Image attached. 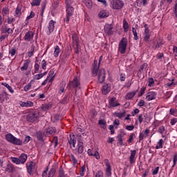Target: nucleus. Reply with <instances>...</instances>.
Returning <instances> with one entry per match:
<instances>
[{
	"mask_svg": "<svg viewBox=\"0 0 177 177\" xmlns=\"http://www.w3.org/2000/svg\"><path fill=\"white\" fill-rule=\"evenodd\" d=\"M66 88L68 91L75 89L76 92H77V88L80 89L81 82H80V80H78V77L77 76H75L73 80L69 81Z\"/></svg>",
	"mask_w": 177,
	"mask_h": 177,
	"instance_id": "f257e3e1",
	"label": "nucleus"
},
{
	"mask_svg": "<svg viewBox=\"0 0 177 177\" xmlns=\"http://www.w3.org/2000/svg\"><path fill=\"white\" fill-rule=\"evenodd\" d=\"M6 140L15 145L16 146H21L23 145V141L13 136L12 133H8L5 136Z\"/></svg>",
	"mask_w": 177,
	"mask_h": 177,
	"instance_id": "f03ea898",
	"label": "nucleus"
},
{
	"mask_svg": "<svg viewBox=\"0 0 177 177\" xmlns=\"http://www.w3.org/2000/svg\"><path fill=\"white\" fill-rule=\"evenodd\" d=\"M102 60H103L102 55L100 57L98 64L97 60H94V62L93 64V67L91 68V74L93 77L97 76V71H99V68L100 67V63H102Z\"/></svg>",
	"mask_w": 177,
	"mask_h": 177,
	"instance_id": "7ed1b4c3",
	"label": "nucleus"
},
{
	"mask_svg": "<svg viewBox=\"0 0 177 177\" xmlns=\"http://www.w3.org/2000/svg\"><path fill=\"white\" fill-rule=\"evenodd\" d=\"M39 119V111H35L33 112L29 113L26 115V120L28 122H35Z\"/></svg>",
	"mask_w": 177,
	"mask_h": 177,
	"instance_id": "20e7f679",
	"label": "nucleus"
},
{
	"mask_svg": "<svg viewBox=\"0 0 177 177\" xmlns=\"http://www.w3.org/2000/svg\"><path fill=\"white\" fill-rule=\"evenodd\" d=\"M128 45V39L125 37H122L119 43L118 51L122 55L125 54L127 52V46Z\"/></svg>",
	"mask_w": 177,
	"mask_h": 177,
	"instance_id": "39448f33",
	"label": "nucleus"
},
{
	"mask_svg": "<svg viewBox=\"0 0 177 177\" xmlns=\"http://www.w3.org/2000/svg\"><path fill=\"white\" fill-rule=\"evenodd\" d=\"M110 6L115 10H120L124 8V1L122 0H111L110 2Z\"/></svg>",
	"mask_w": 177,
	"mask_h": 177,
	"instance_id": "423d86ee",
	"label": "nucleus"
},
{
	"mask_svg": "<svg viewBox=\"0 0 177 177\" xmlns=\"http://www.w3.org/2000/svg\"><path fill=\"white\" fill-rule=\"evenodd\" d=\"M82 138V136L81 134H78V138H77V153L78 154H82L84 153V142H82V140L81 138Z\"/></svg>",
	"mask_w": 177,
	"mask_h": 177,
	"instance_id": "0eeeda50",
	"label": "nucleus"
},
{
	"mask_svg": "<svg viewBox=\"0 0 177 177\" xmlns=\"http://www.w3.org/2000/svg\"><path fill=\"white\" fill-rule=\"evenodd\" d=\"M98 82L100 84H103L106 80V71L104 69H100L98 71Z\"/></svg>",
	"mask_w": 177,
	"mask_h": 177,
	"instance_id": "6e6552de",
	"label": "nucleus"
},
{
	"mask_svg": "<svg viewBox=\"0 0 177 177\" xmlns=\"http://www.w3.org/2000/svg\"><path fill=\"white\" fill-rule=\"evenodd\" d=\"M56 133V127H50L44 131V136H50Z\"/></svg>",
	"mask_w": 177,
	"mask_h": 177,
	"instance_id": "1a4fd4ad",
	"label": "nucleus"
},
{
	"mask_svg": "<svg viewBox=\"0 0 177 177\" xmlns=\"http://www.w3.org/2000/svg\"><path fill=\"white\" fill-rule=\"evenodd\" d=\"M104 162L106 167V176L110 177V176H111V165H110V162L109 161V159H105L104 160Z\"/></svg>",
	"mask_w": 177,
	"mask_h": 177,
	"instance_id": "9d476101",
	"label": "nucleus"
},
{
	"mask_svg": "<svg viewBox=\"0 0 177 177\" xmlns=\"http://www.w3.org/2000/svg\"><path fill=\"white\" fill-rule=\"evenodd\" d=\"M109 109L111 107H117L118 106H121V104L117 102V98L115 97H112L109 101Z\"/></svg>",
	"mask_w": 177,
	"mask_h": 177,
	"instance_id": "9b49d317",
	"label": "nucleus"
},
{
	"mask_svg": "<svg viewBox=\"0 0 177 177\" xmlns=\"http://www.w3.org/2000/svg\"><path fill=\"white\" fill-rule=\"evenodd\" d=\"M111 91V84L110 83L105 84L102 86V95H107V93H110Z\"/></svg>",
	"mask_w": 177,
	"mask_h": 177,
	"instance_id": "f8f14e48",
	"label": "nucleus"
},
{
	"mask_svg": "<svg viewBox=\"0 0 177 177\" xmlns=\"http://www.w3.org/2000/svg\"><path fill=\"white\" fill-rule=\"evenodd\" d=\"M113 28H114L113 27V25L106 24L104 28V30L105 33H106L107 35H113V34L114 32H113Z\"/></svg>",
	"mask_w": 177,
	"mask_h": 177,
	"instance_id": "ddd939ff",
	"label": "nucleus"
},
{
	"mask_svg": "<svg viewBox=\"0 0 177 177\" xmlns=\"http://www.w3.org/2000/svg\"><path fill=\"white\" fill-rule=\"evenodd\" d=\"M150 30H145L143 39L145 42H147L149 45H150V43L151 42V40H150Z\"/></svg>",
	"mask_w": 177,
	"mask_h": 177,
	"instance_id": "4468645a",
	"label": "nucleus"
},
{
	"mask_svg": "<svg viewBox=\"0 0 177 177\" xmlns=\"http://www.w3.org/2000/svg\"><path fill=\"white\" fill-rule=\"evenodd\" d=\"M149 133H150V129H146L145 131L140 133L139 135V142H140L141 140H143L145 138H147V136H149Z\"/></svg>",
	"mask_w": 177,
	"mask_h": 177,
	"instance_id": "2eb2a0df",
	"label": "nucleus"
},
{
	"mask_svg": "<svg viewBox=\"0 0 177 177\" xmlns=\"http://www.w3.org/2000/svg\"><path fill=\"white\" fill-rule=\"evenodd\" d=\"M157 97V93L153 91H150L147 94L146 99L148 102H150L151 100H156V97Z\"/></svg>",
	"mask_w": 177,
	"mask_h": 177,
	"instance_id": "dca6fc26",
	"label": "nucleus"
},
{
	"mask_svg": "<svg viewBox=\"0 0 177 177\" xmlns=\"http://www.w3.org/2000/svg\"><path fill=\"white\" fill-rule=\"evenodd\" d=\"M32 38H34V32L28 31V32H26L25 34L24 39V41H28V42H30V41H31V39H32Z\"/></svg>",
	"mask_w": 177,
	"mask_h": 177,
	"instance_id": "f3484780",
	"label": "nucleus"
},
{
	"mask_svg": "<svg viewBox=\"0 0 177 177\" xmlns=\"http://www.w3.org/2000/svg\"><path fill=\"white\" fill-rule=\"evenodd\" d=\"M72 39L73 46H78V45H80V39H78V35H77L76 33L73 34Z\"/></svg>",
	"mask_w": 177,
	"mask_h": 177,
	"instance_id": "a211bd4d",
	"label": "nucleus"
},
{
	"mask_svg": "<svg viewBox=\"0 0 177 177\" xmlns=\"http://www.w3.org/2000/svg\"><path fill=\"white\" fill-rule=\"evenodd\" d=\"M162 40L159 39L158 40H155L153 41V49H158V48L161 47V45H163Z\"/></svg>",
	"mask_w": 177,
	"mask_h": 177,
	"instance_id": "6ab92c4d",
	"label": "nucleus"
},
{
	"mask_svg": "<svg viewBox=\"0 0 177 177\" xmlns=\"http://www.w3.org/2000/svg\"><path fill=\"white\" fill-rule=\"evenodd\" d=\"M98 15L100 16V19H104L105 17H109V12L106 10H102L99 12Z\"/></svg>",
	"mask_w": 177,
	"mask_h": 177,
	"instance_id": "aec40b11",
	"label": "nucleus"
},
{
	"mask_svg": "<svg viewBox=\"0 0 177 177\" xmlns=\"http://www.w3.org/2000/svg\"><path fill=\"white\" fill-rule=\"evenodd\" d=\"M35 138H37V140L40 142H44V133L42 131H39L35 134Z\"/></svg>",
	"mask_w": 177,
	"mask_h": 177,
	"instance_id": "412c9836",
	"label": "nucleus"
},
{
	"mask_svg": "<svg viewBox=\"0 0 177 177\" xmlns=\"http://www.w3.org/2000/svg\"><path fill=\"white\" fill-rule=\"evenodd\" d=\"M8 93H6V91L1 92L0 93V102H1V103H3L5 100H8Z\"/></svg>",
	"mask_w": 177,
	"mask_h": 177,
	"instance_id": "4be33fe9",
	"label": "nucleus"
},
{
	"mask_svg": "<svg viewBox=\"0 0 177 177\" xmlns=\"http://www.w3.org/2000/svg\"><path fill=\"white\" fill-rule=\"evenodd\" d=\"M20 106L21 107H32V106H34V102L31 101H27L26 102H21Z\"/></svg>",
	"mask_w": 177,
	"mask_h": 177,
	"instance_id": "5701e85b",
	"label": "nucleus"
},
{
	"mask_svg": "<svg viewBox=\"0 0 177 177\" xmlns=\"http://www.w3.org/2000/svg\"><path fill=\"white\" fill-rule=\"evenodd\" d=\"M136 156V150H131V155L129 157L130 164L135 162V156Z\"/></svg>",
	"mask_w": 177,
	"mask_h": 177,
	"instance_id": "b1692460",
	"label": "nucleus"
},
{
	"mask_svg": "<svg viewBox=\"0 0 177 177\" xmlns=\"http://www.w3.org/2000/svg\"><path fill=\"white\" fill-rule=\"evenodd\" d=\"M56 23V21H53V20H50L49 21V24H48V31L50 34V32H53V30H55V24Z\"/></svg>",
	"mask_w": 177,
	"mask_h": 177,
	"instance_id": "393cba45",
	"label": "nucleus"
},
{
	"mask_svg": "<svg viewBox=\"0 0 177 177\" xmlns=\"http://www.w3.org/2000/svg\"><path fill=\"white\" fill-rule=\"evenodd\" d=\"M18 158L21 164H24L27 161V154L21 153Z\"/></svg>",
	"mask_w": 177,
	"mask_h": 177,
	"instance_id": "a878e982",
	"label": "nucleus"
},
{
	"mask_svg": "<svg viewBox=\"0 0 177 177\" xmlns=\"http://www.w3.org/2000/svg\"><path fill=\"white\" fill-rule=\"evenodd\" d=\"M57 177H70V176L64 174V169H63L62 167H59L58 170V175Z\"/></svg>",
	"mask_w": 177,
	"mask_h": 177,
	"instance_id": "bb28decb",
	"label": "nucleus"
},
{
	"mask_svg": "<svg viewBox=\"0 0 177 177\" xmlns=\"http://www.w3.org/2000/svg\"><path fill=\"white\" fill-rule=\"evenodd\" d=\"M136 93H138V90H136V91H133V92L128 93L126 95V99L127 100H131V99H133V97H135V95H136Z\"/></svg>",
	"mask_w": 177,
	"mask_h": 177,
	"instance_id": "cd10ccee",
	"label": "nucleus"
},
{
	"mask_svg": "<svg viewBox=\"0 0 177 177\" xmlns=\"http://www.w3.org/2000/svg\"><path fill=\"white\" fill-rule=\"evenodd\" d=\"M82 2L88 8V9H92V6H93L92 0H83Z\"/></svg>",
	"mask_w": 177,
	"mask_h": 177,
	"instance_id": "c85d7f7f",
	"label": "nucleus"
},
{
	"mask_svg": "<svg viewBox=\"0 0 177 177\" xmlns=\"http://www.w3.org/2000/svg\"><path fill=\"white\" fill-rule=\"evenodd\" d=\"M66 15L68 16H73V14L74 13V7L73 6H69V7H66Z\"/></svg>",
	"mask_w": 177,
	"mask_h": 177,
	"instance_id": "c756f323",
	"label": "nucleus"
},
{
	"mask_svg": "<svg viewBox=\"0 0 177 177\" xmlns=\"http://www.w3.org/2000/svg\"><path fill=\"white\" fill-rule=\"evenodd\" d=\"M117 139L118 140L119 144L120 146H125V144H124V135L119 134L117 136Z\"/></svg>",
	"mask_w": 177,
	"mask_h": 177,
	"instance_id": "7c9ffc66",
	"label": "nucleus"
},
{
	"mask_svg": "<svg viewBox=\"0 0 177 177\" xmlns=\"http://www.w3.org/2000/svg\"><path fill=\"white\" fill-rule=\"evenodd\" d=\"M64 88H66V82H62L59 84V88L58 90V93H59V95H62V93H64Z\"/></svg>",
	"mask_w": 177,
	"mask_h": 177,
	"instance_id": "2f4dec72",
	"label": "nucleus"
},
{
	"mask_svg": "<svg viewBox=\"0 0 177 177\" xmlns=\"http://www.w3.org/2000/svg\"><path fill=\"white\" fill-rule=\"evenodd\" d=\"M52 108V104L48 103V104H43L41 105V109L44 111H46L47 110H49L50 109Z\"/></svg>",
	"mask_w": 177,
	"mask_h": 177,
	"instance_id": "473e14b6",
	"label": "nucleus"
},
{
	"mask_svg": "<svg viewBox=\"0 0 177 177\" xmlns=\"http://www.w3.org/2000/svg\"><path fill=\"white\" fill-rule=\"evenodd\" d=\"M68 101H69L68 95L66 94L63 97V99H62L59 101V103H61V104H67V103H68Z\"/></svg>",
	"mask_w": 177,
	"mask_h": 177,
	"instance_id": "72a5a7b5",
	"label": "nucleus"
},
{
	"mask_svg": "<svg viewBox=\"0 0 177 177\" xmlns=\"http://www.w3.org/2000/svg\"><path fill=\"white\" fill-rule=\"evenodd\" d=\"M55 175H56V167H52L48 174V177H53Z\"/></svg>",
	"mask_w": 177,
	"mask_h": 177,
	"instance_id": "f704fd0d",
	"label": "nucleus"
},
{
	"mask_svg": "<svg viewBox=\"0 0 177 177\" xmlns=\"http://www.w3.org/2000/svg\"><path fill=\"white\" fill-rule=\"evenodd\" d=\"M69 145H73V147H75V143H77V140H75V136H71L70 140H68Z\"/></svg>",
	"mask_w": 177,
	"mask_h": 177,
	"instance_id": "c9c22d12",
	"label": "nucleus"
},
{
	"mask_svg": "<svg viewBox=\"0 0 177 177\" xmlns=\"http://www.w3.org/2000/svg\"><path fill=\"white\" fill-rule=\"evenodd\" d=\"M48 78H50V80H49V82H53V78H55V71H50L48 73V76L47 77V80Z\"/></svg>",
	"mask_w": 177,
	"mask_h": 177,
	"instance_id": "e433bc0d",
	"label": "nucleus"
},
{
	"mask_svg": "<svg viewBox=\"0 0 177 177\" xmlns=\"http://www.w3.org/2000/svg\"><path fill=\"white\" fill-rule=\"evenodd\" d=\"M30 64V61L26 60L23 66L21 68V71H24L28 70V65Z\"/></svg>",
	"mask_w": 177,
	"mask_h": 177,
	"instance_id": "4c0bfd02",
	"label": "nucleus"
},
{
	"mask_svg": "<svg viewBox=\"0 0 177 177\" xmlns=\"http://www.w3.org/2000/svg\"><path fill=\"white\" fill-rule=\"evenodd\" d=\"M1 85H3V86H6V88H7V89H8V91H9V92H10V93H15V91L13 90L12 86H10L8 83H6V82L1 83Z\"/></svg>",
	"mask_w": 177,
	"mask_h": 177,
	"instance_id": "58836bf2",
	"label": "nucleus"
},
{
	"mask_svg": "<svg viewBox=\"0 0 177 177\" xmlns=\"http://www.w3.org/2000/svg\"><path fill=\"white\" fill-rule=\"evenodd\" d=\"M33 164H34V162L30 161L29 163V165L27 166L28 174H29L30 175H31V174L32 173V167H33L32 165Z\"/></svg>",
	"mask_w": 177,
	"mask_h": 177,
	"instance_id": "ea45409f",
	"label": "nucleus"
},
{
	"mask_svg": "<svg viewBox=\"0 0 177 177\" xmlns=\"http://www.w3.org/2000/svg\"><path fill=\"white\" fill-rule=\"evenodd\" d=\"M60 47H59V46H56L53 53L54 57H59V53H60Z\"/></svg>",
	"mask_w": 177,
	"mask_h": 177,
	"instance_id": "a19ab883",
	"label": "nucleus"
},
{
	"mask_svg": "<svg viewBox=\"0 0 177 177\" xmlns=\"http://www.w3.org/2000/svg\"><path fill=\"white\" fill-rule=\"evenodd\" d=\"M127 114V112L124 111L122 113H115V117H118V118H124Z\"/></svg>",
	"mask_w": 177,
	"mask_h": 177,
	"instance_id": "79ce46f5",
	"label": "nucleus"
},
{
	"mask_svg": "<svg viewBox=\"0 0 177 177\" xmlns=\"http://www.w3.org/2000/svg\"><path fill=\"white\" fill-rule=\"evenodd\" d=\"M158 145L155 147V149H156V150H158V149H162V146L164 145V140L162 139L159 140V141L158 142Z\"/></svg>",
	"mask_w": 177,
	"mask_h": 177,
	"instance_id": "37998d69",
	"label": "nucleus"
},
{
	"mask_svg": "<svg viewBox=\"0 0 177 177\" xmlns=\"http://www.w3.org/2000/svg\"><path fill=\"white\" fill-rule=\"evenodd\" d=\"M45 8H46V2H42L41 3V14L40 16L41 17H44V12H45Z\"/></svg>",
	"mask_w": 177,
	"mask_h": 177,
	"instance_id": "c03bdc74",
	"label": "nucleus"
},
{
	"mask_svg": "<svg viewBox=\"0 0 177 177\" xmlns=\"http://www.w3.org/2000/svg\"><path fill=\"white\" fill-rule=\"evenodd\" d=\"M35 50V46L34 44H32L30 46V51L28 52V56L31 57L34 55V50Z\"/></svg>",
	"mask_w": 177,
	"mask_h": 177,
	"instance_id": "a18cd8bd",
	"label": "nucleus"
},
{
	"mask_svg": "<svg viewBox=\"0 0 177 177\" xmlns=\"http://www.w3.org/2000/svg\"><path fill=\"white\" fill-rule=\"evenodd\" d=\"M6 171L8 172H13L15 171V166L12 164H8L6 167Z\"/></svg>",
	"mask_w": 177,
	"mask_h": 177,
	"instance_id": "49530a36",
	"label": "nucleus"
},
{
	"mask_svg": "<svg viewBox=\"0 0 177 177\" xmlns=\"http://www.w3.org/2000/svg\"><path fill=\"white\" fill-rule=\"evenodd\" d=\"M30 5L32 6H39L41 5V0H32Z\"/></svg>",
	"mask_w": 177,
	"mask_h": 177,
	"instance_id": "de8ad7c7",
	"label": "nucleus"
},
{
	"mask_svg": "<svg viewBox=\"0 0 177 177\" xmlns=\"http://www.w3.org/2000/svg\"><path fill=\"white\" fill-rule=\"evenodd\" d=\"M132 32L134 36L135 41H138L139 39V37H138V32H136V29L135 28H132Z\"/></svg>",
	"mask_w": 177,
	"mask_h": 177,
	"instance_id": "09e8293b",
	"label": "nucleus"
},
{
	"mask_svg": "<svg viewBox=\"0 0 177 177\" xmlns=\"http://www.w3.org/2000/svg\"><path fill=\"white\" fill-rule=\"evenodd\" d=\"M145 92H146V87L145 86H142L140 88V93L138 94V97H141V96H143V95H145Z\"/></svg>",
	"mask_w": 177,
	"mask_h": 177,
	"instance_id": "8fccbe9b",
	"label": "nucleus"
},
{
	"mask_svg": "<svg viewBox=\"0 0 177 177\" xmlns=\"http://www.w3.org/2000/svg\"><path fill=\"white\" fill-rule=\"evenodd\" d=\"M11 161L14 162V164H17V165L21 164L20 163V160L19 159V158L11 157Z\"/></svg>",
	"mask_w": 177,
	"mask_h": 177,
	"instance_id": "3c124183",
	"label": "nucleus"
},
{
	"mask_svg": "<svg viewBox=\"0 0 177 177\" xmlns=\"http://www.w3.org/2000/svg\"><path fill=\"white\" fill-rule=\"evenodd\" d=\"M71 161L72 162L73 165H75V164L78 162V160H77V158H75V156H74L73 154H71Z\"/></svg>",
	"mask_w": 177,
	"mask_h": 177,
	"instance_id": "603ef678",
	"label": "nucleus"
},
{
	"mask_svg": "<svg viewBox=\"0 0 177 177\" xmlns=\"http://www.w3.org/2000/svg\"><path fill=\"white\" fill-rule=\"evenodd\" d=\"M15 15L17 17H20L21 16V8L17 7L15 10Z\"/></svg>",
	"mask_w": 177,
	"mask_h": 177,
	"instance_id": "864d4df0",
	"label": "nucleus"
},
{
	"mask_svg": "<svg viewBox=\"0 0 177 177\" xmlns=\"http://www.w3.org/2000/svg\"><path fill=\"white\" fill-rule=\"evenodd\" d=\"M147 1L148 0H142V1H139L138 4H137V6H139L140 8V6H146V5H147Z\"/></svg>",
	"mask_w": 177,
	"mask_h": 177,
	"instance_id": "5fc2aeb1",
	"label": "nucleus"
},
{
	"mask_svg": "<svg viewBox=\"0 0 177 177\" xmlns=\"http://www.w3.org/2000/svg\"><path fill=\"white\" fill-rule=\"evenodd\" d=\"M31 86H32L31 82H30L24 86V91H25V92L30 91V89H31Z\"/></svg>",
	"mask_w": 177,
	"mask_h": 177,
	"instance_id": "6e6d98bb",
	"label": "nucleus"
},
{
	"mask_svg": "<svg viewBox=\"0 0 177 177\" xmlns=\"http://www.w3.org/2000/svg\"><path fill=\"white\" fill-rule=\"evenodd\" d=\"M133 138H136V136L135 135V133H131L129 136V138L127 140L128 143H132V140H133Z\"/></svg>",
	"mask_w": 177,
	"mask_h": 177,
	"instance_id": "4d7b16f0",
	"label": "nucleus"
},
{
	"mask_svg": "<svg viewBox=\"0 0 177 177\" xmlns=\"http://www.w3.org/2000/svg\"><path fill=\"white\" fill-rule=\"evenodd\" d=\"M165 131V127L164 126H160L158 128V132L159 133H161V135H162L164 133Z\"/></svg>",
	"mask_w": 177,
	"mask_h": 177,
	"instance_id": "13d9d810",
	"label": "nucleus"
},
{
	"mask_svg": "<svg viewBox=\"0 0 177 177\" xmlns=\"http://www.w3.org/2000/svg\"><path fill=\"white\" fill-rule=\"evenodd\" d=\"M48 171H49V166H47L46 169L43 171L42 177H47Z\"/></svg>",
	"mask_w": 177,
	"mask_h": 177,
	"instance_id": "bf43d9fd",
	"label": "nucleus"
},
{
	"mask_svg": "<svg viewBox=\"0 0 177 177\" xmlns=\"http://www.w3.org/2000/svg\"><path fill=\"white\" fill-rule=\"evenodd\" d=\"M73 2V0H65L66 8L71 6Z\"/></svg>",
	"mask_w": 177,
	"mask_h": 177,
	"instance_id": "052dcab7",
	"label": "nucleus"
},
{
	"mask_svg": "<svg viewBox=\"0 0 177 177\" xmlns=\"http://www.w3.org/2000/svg\"><path fill=\"white\" fill-rule=\"evenodd\" d=\"M176 161H177V153H175L173 158V162L174 165H172L171 168H174L176 165Z\"/></svg>",
	"mask_w": 177,
	"mask_h": 177,
	"instance_id": "680f3d73",
	"label": "nucleus"
},
{
	"mask_svg": "<svg viewBox=\"0 0 177 177\" xmlns=\"http://www.w3.org/2000/svg\"><path fill=\"white\" fill-rule=\"evenodd\" d=\"M99 125H102L103 129H106V122L103 120H100L98 122Z\"/></svg>",
	"mask_w": 177,
	"mask_h": 177,
	"instance_id": "e2e57ef3",
	"label": "nucleus"
},
{
	"mask_svg": "<svg viewBox=\"0 0 177 177\" xmlns=\"http://www.w3.org/2000/svg\"><path fill=\"white\" fill-rule=\"evenodd\" d=\"M85 166H82L81 167L80 171V176H84V175H85Z\"/></svg>",
	"mask_w": 177,
	"mask_h": 177,
	"instance_id": "0e129e2a",
	"label": "nucleus"
},
{
	"mask_svg": "<svg viewBox=\"0 0 177 177\" xmlns=\"http://www.w3.org/2000/svg\"><path fill=\"white\" fill-rule=\"evenodd\" d=\"M43 77H44L42 76V74L39 73L33 76V80H41V78H43Z\"/></svg>",
	"mask_w": 177,
	"mask_h": 177,
	"instance_id": "69168bd1",
	"label": "nucleus"
},
{
	"mask_svg": "<svg viewBox=\"0 0 177 177\" xmlns=\"http://www.w3.org/2000/svg\"><path fill=\"white\" fill-rule=\"evenodd\" d=\"M46 61L45 59H43L41 61V68L43 70H46Z\"/></svg>",
	"mask_w": 177,
	"mask_h": 177,
	"instance_id": "338daca9",
	"label": "nucleus"
},
{
	"mask_svg": "<svg viewBox=\"0 0 177 177\" xmlns=\"http://www.w3.org/2000/svg\"><path fill=\"white\" fill-rule=\"evenodd\" d=\"M95 177H103V171H98L95 174Z\"/></svg>",
	"mask_w": 177,
	"mask_h": 177,
	"instance_id": "774afa93",
	"label": "nucleus"
}]
</instances>
